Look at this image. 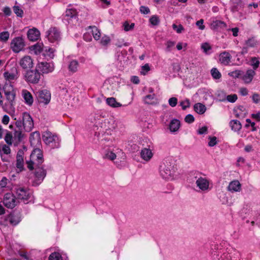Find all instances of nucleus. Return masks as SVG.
Wrapping results in <instances>:
<instances>
[{"label":"nucleus","instance_id":"nucleus-34","mask_svg":"<svg viewBox=\"0 0 260 260\" xmlns=\"http://www.w3.org/2000/svg\"><path fill=\"white\" fill-rule=\"evenodd\" d=\"M0 152L5 154H9L11 153V149L9 146L6 144L0 145Z\"/></svg>","mask_w":260,"mask_h":260},{"label":"nucleus","instance_id":"nucleus-49","mask_svg":"<svg viewBox=\"0 0 260 260\" xmlns=\"http://www.w3.org/2000/svg\"><path fill=\"white\" fill-rule=\"evenodd\" d=\"M34 49L36 53H40L42 51H43L44 48L42 45L41 44H37L34 46Z\"/></svg>","mask_w":260,"mask_h":260},{"label":"nucleus","instance_id":"nucleus-57","mask_svg":"<svg viewBox=\"0 0 260 260\" xmlns=\"http://www.w3.org/2000/svg\"><path fill=\"white\" fill-rule=\"evenodd\" d=\"M169 104L172 107L176 106L177 104V99L175 97L171 98L169 100Z\"/></svg>","mask_w":260,"mask_h":260},{"label":"nucleus","instance_id":"nucleus-47","mask_svg":"<svg viewBox=\"0 0 260 260\" xmlns=\"http://www.w3.org/2000/svg\"><path fill=\"white\" fill-rule=\"evenodd\" d=\"M237 110L240 111L239 113L237 114V115L239 116V115H245L247 113V111L246 108L243 106H239L237 107Z\"/></svg>","mask_w":260,"mask_h":260},{"label":"nucleus","instance_id":"nucleus-44","mask_svg":"<svg viewBox=\"0 0 260 260\" xmlns=\"http://www.w3.org/2000/svg\"><path fill=\"white\" fill-rule=\"evenodd\" d=\"M251 65L253 67V70H256L257 69L259 65V61L258 60V58L254 57L251 58Z\"/></svg>","mask_w":260,"mask_h":260},{"label":"nucleus","instance_id":"nucleus-43","mask_svg":"<svg viewBox=\"0 0 260 260\" xmlns=\"http://www.w3.org/2000/svg\"><path fill=\"white\" fill-rule=\"evenodd\" d=\"M208 145L210 147H213L217 144V138L215 136H209Z\"/></svg>","mask_w":260,"mask_h":260},{"label":"nucleus","instance_id":"nucleus-4","mask_svg":"<svg viewBox=\"0 0 260 260\" xmlns=\"http://www.w3.org/2000/svg\"><path fill=\"white\" fill-rule=\"evenodd\" d=\"M43 139L46 144L52 148H58L60 146L59 138L50 131H45L43 134Z\"/></svg>","mask_w":260,"mask_h":260},{"label":"nucleus","instance_id":"nucleus-45","mask_svg":"<svg viewBox=\"0 0 260 260\" xmlns=\"http://www.w3.org/2000/svg\"><path fill=\"white\" fill-rule=\"evenodd\" d=\"M111 41V39L109 36H104L102 37L100 43L103 46L107 45Z\"/></svg>","mask_w":260,"mask_h":260},{"label":"nucleus","instance_id":"nucleus-5","mask_svg":"<svg viewBox=\"0 0 260 260\" xmlns=\"http://www.w3.org/2000/svg\"><path fill=\"white\" fill-rule=\"evenodd\" d=\"M15 192L18 200L26 203L31 196V192L26 187L17 185L15 187Z\"/></svg>","mask_w":260,"mask_h":260},{"label":"nucleus","instance_id":"nucleus-11","mask_svg":"<svg viewBox=\"0 0 260 260\" xmlns=\"http://www.w3.org/2000/svg\"><path fill=\"white\" fill-rule=\"evenodd\" d=\"M24 39L20 37H16L13 39L11 44V48L16 53H18L21 51L24 48Z\"/></svg>","mask_w":260,"mask_h":260},{"label":"nucleus","instance_id":"nucleus-41","mask_svg":"<svg viewBox=\"0 0 260 260\" xmlns=\"http://www.w3.org/2000/svg\"><path fill=\"white\" fill-rule=\"evenodd\" d=\"M8 179L4 177L0 181V193L3 191V188L6 187L7 185Z\"/></svg>","mask_w":260,"mask_h":260},{"label":"nucleus","instance_id":"nucleus-46","mask_svg":"<svg viewBox=\"0 0 260 260\" xmlns=\"http://www.w3.org/2000/svg\"><path fill=\"white\" fill-rule=\"evenodd\" d=\"M201 48L204 50V52L207 54L208 51L211 49V46L208 43H204L202 44Z\"/></svg>","mask_w":260,"mask_h":260},{"label":"nucleus","instance_id":"nucleus-24","mask_svg":"<svg viewBox=\"0 0 260 260\" xmlns=\"http://www.w3.org/2000/svg\"><path fill=\"white\" fill-rule=\"evenodd\" d=\"M226 27L225 23L220 20L213 21L211 24V28L213 30H217L219 28H225Z\"/></svg>","mask_w":260,"mask_h":260},{"label":"nucleus","instance_id":"nucleus-33","mask_svg":"<svg viewBox=\"0 0 260 260\" xmlns=\"http://www.w3.org/2000/svg\"><path fill=\"white\" fill-rule=\"evenodd\" d=\"M245 44L248 47H254L258 44V42L254 38H251L247 40Z\"/></svg>","mask_w":260,"mask_h":260},{"label":"nucleus","instance_id":"nucleus-51","mask_svg":"<svg viewBox=\"0 0 260 260\" xmlns=\"http://www.w3.org/2000/svg\"><path fill=\"white\" fill-rule=\"evenodd\" d=\"M242 72L239 70H236L229 73V75L234 78H239L241 75Z\"/></svg>","mask_w":260,"mask_h":260},{"label":"nucleus","instance_id":"nucleus-12","mask_svg":"<svg viewBox=\"0 0 260 260\" xmlns=\"http://www.w3.org/2000/svg\"><path fill=\"white\" fill-rule=\"evenodd\" d=\"M15 197L11 193L5 194L3 199V203L8 208H13L17 204Z\"/></svg>","mask_w":260,"mask_h":260},{"label":"nucleus","instance_id":"nucleus-7","mask_svg":"<svg viewBox=\"0 0 260 260\" xmlns=\"http://www.w3.org/2000/svg\"><path fill=\"white\" fill-rule=\"evenodd\" d=\"M46 37L51 43H58L61 40V34L56 27H50L46 32Z\"/></svg>","mask_w":260,"mask_h":260},{"label":"nucleus","instance_id":"nucleus-2","mask_svg":"<svg viewBox=\"0 0 260 260\" xmlns=\"http://www.w3.org/2000/svg\"><path fill=\"white\" fill-rule=\"evenodd\" d=\"M42 164L43 162L38 165L33 164L31 165L32 166V168L30 169L28 167L27 162H26L27 167L30 170L35 169V179L32 182L33 186H38L40 185L46 177V171L44 169Z\"/></svg>","mask_w":260,"mask_h":260},{"label":"nucleus","instance_id":"nucleus-18","mask_svg":"<svg viewBox=\"0 0 260 260\" xmlns=\"http://www.w3.org/2000/svg\"><path fill=\"white\" fill-rule=\"evenodd\" d=\"M40 32L38 29L34 28L30 29L27 32V37L31 41L38 40L40 37Z\"/></svg>","mask_w":260,"mask_h":260},{"label":"nucleus","instance_id":"nucleus-19","mask_svg":"<svg viewBox=\"0 0 260 260\" xmlns=\"http://www.w3.org/2000/svg\"><path fill=\"white\" fill-rule=\"evenodd\" d=\"M22 96L26 104L29 106L32 104L34 99L30 92L26 89H23L22 90Z\"/></svg>","mask_w":260,"mask_h":260},{"label":"nucleus","instance_id":"nucleus-20","mask_svg":"<svg viewBox=\"0 0 260 260\" xmlns=\"http://www.w3.org/2000/svg\"><path fill=\"white\" fill-rule=\"evenodd\" d=\"M219 57L220 61L224 65L229 64L232 57L231 54L226 51L221 53Z\"/></svg>","mask_w":260,"mask_h":260},{"label":"nucleus","instance_id":"nucleus-38","mask_svg":"<svg viewBox=\"0 0 260 260\" xmlns=\"http://www.w3.org/2000/svg\"><path fill=\"white\" fill-rule=\"evenodd\" d=\"M149 21L152 25L156 26L159 24L160 20L157 16L153 15L149 19Z\"/></svg>","mask_w":260,"mask_h":260},{"label":"nucleus","instance_id":"nucleus-22","mask_svg":"<svg viewBox=\"0 0 260 260\" xmlns=\"http://www.w3.org/2000/svg\"><path fill=\"white\" fill-rule=\"evenodd\" d=\"M152 155L153 154L150 149L145 148L141 150V157L145 160H149Z\"/></svg>","mask_w":260,"mask_h":260},{"label":"nucleus","instance_id":"nucleus-50","mask_svg":"<svg viewBox=\"0 0 260 260\" xmlns=\"http://www.w3.org/2000/svg\"><path fill=\"white\" fill-rule=\"evenodd\" d=\"M180 106H182L183 110H185L187 108L190 107V102L188 99H186L184 101H182L180 103Z\"/></svg>","mask_w":260,"mask_h":260},{"label":"nucleus","instance_id":"nucleus-30","mask_svg":"<svg viewBox=\"0 0 260 260\" xmlns=\"http://www.w3.org/2000/svg\"><path fill=\"white\" fill-rule=\"evenodd\" d=\"M239 253L235 252L234 253H226L224 254L223 260H238Z\"/></svg>","mask_w":260,"mask_h":260},{"label":"nucleus","instance_id":"nucleus-48","mask_svg":"<svg viewBox=\"0 0 260 260\" xmlns=\"http://www.w3.org/2000/svg\"><path fill=\"white\" fill-rule=\"evenodd\" d=\"M8 220L13 225H16L19 222V220L15 219L14 215L10 214L8 217Z\"/></svg>","mask_w":260,"mask_h":260},{"label":"nucleus","instance_id":"nucleus-52","mask_svg":"<svg viewBox=\"0 0 260 260\" xmlns=\"http://www.w3.org/2000/svg\"><path fill=\"white\" fill-rule=\"evenodd\" d=\"M116 154L112 151H108L106 154V157L110 160H113L116 158Z\"/></svg>","mask_w":260,"mask_h":260},{"label":"nucleus","instance_id":"nucleus-58","mask_svg":"<svg viewBox=\"0 0 260 260\" xmlns=\"http://www.w3.org/2000/svg\"><path fill=\"white\" fill-rule=\"evenodd\" d=\"M140 11L141 13L144 14H147L150 13V9L149 8L144 6L140 7Z\"/></svg>","mask_w":260,"mask_h":260},{"label":"nucleus","instance_id":"nucleus-25","mask_svg":"<svg viewBox=\"0 0 260 260\" xmlns=\"http://www.w3.org/2000/svg\"><path fill=\"white\" fill-rule=\"evenodd\" d=\"M229 190L231 191H238L241 189V184L238 180L232 181L229 185Z\"/></svg>","mask_w":260,"mask_h":260},{"label":"nucleus","instance_id":"nucleus-17","mask_svg":"<svg viewBox=\"0 0 260 260\" xmlns=\"http://www.w3.org/2000/svg\"><path fill=\"white\" fill-rule=\"evenodd\" d=\"M20 64L23 69L30 68L33 66V61L29 56H25L20 60Z\"/></svg>","mask_w":260,"mask_h":260},{"label":"nucleus","instance_id":"nucleus-8","mask_svg":"<svg viewBox=\"0 0 260 260\" xmlns=\"http://www.w3.org/2000/svg\"><path fill=\"white\" fill-rule=\"evenodd\" d=\"M41 78V74L37 70L27 71L25 74V80L30 83L36 84Z\"/></svg>","mask_w":260,"mask_h":260},{"label":"nucleus","instance_id":"nucleus-54","mask_svg":"<svg viewBox=\"0 0 260 260\" xmlns=\"http://www.w3.org/2000/svg\"><path fill=\"white\" fill-rule=\"evenodd\" d=\"M172 27L175 30L177 33H181L182 31L184 30V27L181 24L177 26L175 24H173Z\"/></svg>","mask_w":260,"mask_h":260},{"label":"nucleus","instance_id":"nucleus-53","mask_svg":"<svg viewBox=\"0 0 260 260\" xmlns=\"http://www.w3.org/2000/svg\"><path fill=\"white\" fill-rule=\"evenodd\" d=\"M150 69L149 64L146 63L142 67V71H141V74L142 75H145L147 72L150 71Z\"/></svg>","mask_w":260,"mask_h":260},{"label":"nucleus","instance_id":"nucleus-62","mask_svg":"<svg viewBox=\"0 0 260 260\" xmlns=\"http://www.w3.org/2000/svg\"><path fill=\"white\" fill-rule=\"evenodd\" d=\"M154 99L153 95L148 94L146 95L144 98L145 103L146 104H150V101Z\"/></svg>","mask_w":260,"mask_h":260},{"label":"nucleus","instance_id":"nucleus-23","mask_svg":"<svg viewBox=\"0 0 260 260\" xmlns=\"http://www.w3.org/2000/svg\"><path fill=\"white\" fill-rule=\"evenodd\" d=\"M255 75V73L253 70H248L246 74L243 75L242 77L243 80L245 83H249L252 81Z\"/></svg>","mask_w":260,"mask_h":260},{"label":"nucleus","instance_id":"nucleus-55","mask_svg":"<svg viewBox=\"0 0 260 260\" xmlns=\"http://www.w3.org/2000/svg\"><path fill=\"white\" fill-rule=\"evenodd\" d=\"M226 100L231 103H234L237 100V95L236 94L228 95Z\"/></svg>","mask_w":260,"mask_h":260},{"label":"nucleus","instance_id":"nucleus-61","mask_svg":"<svg viewBox=\"0 0 260 260\" xmlns=\"http://www.w3.org/2000/svg\"><path fill=\"white\" fill-rule=\"evenodd\" d=\"M204 20L203 19H200V20L197 21L196 25L199 27V28L203 30L205 28V26L203 25Z\"/></svg>","mask_w":260,"mask_h":260},{"label":"nucleus","instance_id":"nucleus-10","mask_svg":"<svg viewBox=\"0 0 260 260\" xmlns=\"http://www.w3.org/2000/svg\"><path fill=\"white\" fill-rule=\"evenodd\" d=\"M3 90L7 101L12 105L16 95L13 86L10 83H6L3 86Z\"/></svg>","mask_w":260,"mask_h":260},{"label":"nucleus","instance_id":"nucleus-40","mask_svg":"<svg viewBox=\"0 0 260 260\" xmlns=\"http://www.w3.org/2000/svg\"><path fill=\"white\" fill-rule=\"evenodd\" d=\"M49 260H62V257L59 253L53 252L50 255Z\"/></svg>","mask_w":260,"mask_h":260},{"label":"nucleus","instance_id":"nucleus-9","mask_svg":"<svg viewBox=\"0 0 260 260\" xmlns=\"http://www.w3.org/2000/svg\"><path fill=\"white\" fill-rule=\"evenodd\" d=\"M173 166L169 161H166L159 168V172L160 175L164 179H169L171 177L172 174Z\"/></svg>","mask_w":260,"mask_h":260},{"label":"nucleus","instance_id":"nucleus-21","mask_svg":"<svg viewBox=\"0 0 260 260\" xmlns=\"http://www.w3.org/2000/svg\"><path fill=\"white\" fill-rule=\"evenodd\" d=\"M196 184L197 186L202 190H206L209 187V182L205 178L200 177L197 181Z\"/></svg>","mask_w":260,"mask_h":260},{"label":"nucleus","instance_id":"nucleus-27","mask_svg":"<svg viewBox=\"0 0 260 260\" xmlns=\"http://www.w3.org/2000/svg\"><path fill=\"white\" fill-rule=\"evenodd\" d=\"M180 126V121L177 119L172 120L170 123V130H178Z\"/></svg>","mask_w":260,"mask_h":260},{"label":"nucleus","instance_id":"nucleus-42","mask_svg":"<svg viewBox=\"0 0 260 260\" xmlns=\"http://www.w3.org/2000/svg\"><path fill=\"white\" fill-rule=\"evenodd\" d=\"M10 34L8 31H3L0 33V40L6 42L9 38Z\"/></svg>","mask_w":260,"mask_h":260},{"label":"nucleus","instance_id":"nucleus-63","mask_svg":"<svg viewBox=\"0 0 260 260\" xmlns=\"http://www.w3.org/2000/svg\"><path fill=\"white\" fill-rule=\"evenodd\" d=\"M175 45V42L169 41L167 43V51H170L171 48L173 47Z\"/></svg>","mask_w":260,"mask_h":260},{"label":"nucleus","instance_id":"nucleus-15","mask_svg":"<svg viewBox=\"0 0 260 260\" xmlns=\"http://www.w3.org/2000/svg\"><path fill=\"white\" fill-rule=\"evenodd\" d=\"M39 69L43 73H48L51 72L54 70V67L52 63L47 62H42L38 64Z\"/></svg>","mask_w":260,"mask_h":260},{"label":"nucleus","instance_id":"nucleus-1","mask_svg":"<svg viewBox=\"0 0 260 260\" xmlns=\"http://www.w3.org/2000/svg\"><path fill=\"white\" fill-rule=\"evenodd\" d=\"M30 145L34 147V150L30 155V159L27 161L28 167L32 168L33 164L38 165L44 162L43 152L41 147V140L39 131H35L30 134L29 138Z\"/></svg>","mask_w":260,"mask_h":260},{"label":"nucleus","instance_id":"nucleus-60","mask_svg":"<svg viewBox=\"0 0 260 260\" xmlns=\"http://www.w3.org/2000/svg\"><path fill=\"white\" fill-rule=\"evenodd\" d=\"M252 100L254 103H258L260 102V97L258 94L254 93L252 95Z\"/></svg>","mask_w":260,"mask_h":260},{"label":"nucleus","instance_id":"nucleus-56","mask_svg":"<svg viewBox=\"0 0 260 260\" xmlns=\"http://www.w3.org/2000/svg\"><path fill=\"white\" fill-rule=\"evenodd\" d=\"M184 120L186 122L191 123L194 121V118L192 115L188 114L185 116Z\"/></svg>","mask_w":260,"mask_h":260},{"label":"nucleus","instance_id":"nucleus-36","mask_svg":"<svg viewBox=\"0 0 260 260\" xmlns=\"http://www.w3.org/2000/svg\"><path fill=\"white\" fill-rule=\"evenodd\" d=\"M78 67V63L76 60H72L70 62V64L69 66V69L70 71L72 72H75Z\"/></svg>","mask_w":260,"mask_h":260},{"label":"nucleus","instance_id":"nucleus-35","mask_svg":"<svg viewBox=\"0 0 260 260\" xmlns=\"http://www.w3.org/2000/svg\"><path fill=\"white\" fill-rule=\"evenodd\" d=\"M211 74L214 79H219L221 77L220 73L216 68H215L211 69Z\"/></svg>","mask_w":260,"mask_h":260},{"label":"nucleus","instance_id":"nucleus-37","mask_svg":"<svg viewBox=\"0 0 260 260\" xmlns=\"http://www.w3.org/2000/svg\"><path fill=\"white\" fill-rule=\"evenodd\" d=\"M13 11L18 17H22L23 15V10L18 6L13 7Z\"/></svg>","mask_w":260,"mask_h":260},{"label":"nucleus","instance_id":"nucleus-3","mask_svg":"<svg viewBox=\"0 0 260 260\" xmlns=\"http://www.w3.org/2000/svg\"><path fill=\"white\" fill-rule=\"evenodd\" d=\"M25 138L22 131H9L6 135L5 140L7 144L11 145L13 143L17 145Z\"/></svg>","mask_w":260,"mask_h":260},{"label":"nucleus","instance_id":"nucleus-13","mask_svg":"<svg viewBox=\"0 0 260 260\" xmlns=\"http://www.w3.org/2000/svg\"><path fill=\"white\" fill-rule=\"evenodd\" d=\"M22 121L25 130H31L34 127L32 119L28 113H23Z\"/></svg>","mask_w":260,"mask_h":260},{"label":"nucleus","instance_id":"nucleus-32","mask_svg":"<svg viewBox=\"0 0 260 260\" xmlns=\"http://www.w3.org/2000/svg\"><path fill=\"white\" fill-rule=\"evenodd\" d=\"M230 126L232 130H240L242 128V125L239 121L237 120H233L230 122Z\"/></svg>","mask_w":260,"mask_h":260},{"label":"nucleus","instance_id":"nucleus-59","mask_svg":"<svg viewBox=\"0 0 260 260\" xmlns=\"http://www.w3.org/2000/svg\"><path fill=\"white\" fill-rule=\"evenodd\" d=\"M3 11L5 15L9 16H10L12 14V11L10 7H5L4 8Z\"/></svg>","mask_w":260,"mask_h":260},{"label":"nucleus","instance_id":"nucleus-64","mask_svg":"<svg viewBox=\"0 0 260 260\" xmlns=\"http://www.w3.org/2000/svg\"><path fill=\"white\" fill-rule=\"evenodd\" d=\"M84 40L87 42H89L92 40V37L89 34L85 33L83 36Z\"/></svg>","mask_w":260,"mask_h":260},{"label":"nucleus","instance_id":"nucleus-6","mask_svg":"<svg viewBox=\"0 0 260 260\" xmlns=\"http://www.w3.org/2000/svg\"><path fill=\"white\" fill-rule=\"evenodd\" d=\"M4 77L7 81L16 80L19 77L18 67L16 64L8 65L4 73Z\"/></svg>","mask_w":260,"mask_h":260},{"label":"nucleus","instance_id":"nucleus-16","mask_svg":"<svg viewBox=\"0 0 260 260\" xmlns=\"http://www.w3.org/2000/svg\"><path fill=\"white\" fill-rule=\"evenodd\" d=\"M24 152L22 150H19L17 152L16 156V167L19 169V171L21 172L23 170L24 165V158H23Z\"/></svg>","mask_w":260,"mask_h":260},{"label":"nucleus","instance_id":"nucleus-39","mask_svg":"<svg viewBox=\"0 0 260 260\" xmlns=\"http://www.w3.org/2000/svg\"><path fill=\"white\" fill-rule=\"evenodd\" d=\"M123 26L124 27V30L125 31H128L134 29L135 23H132L129 25L128 22L127 21H125L123 24Z\"/></svg>","mask_w":260,"mask_h":260},{"label":"nucleus","instance_id":"nucleus-28","mask_svg":"<svg viewBox=\"0 0 260 260\" xmlns=\"http://www.w3.org/2000/svg\"><path fill=\"white\" fill-rule=\"evenodd\" d=\"M88 28L91 29V32L92 34L94 39L95 40H100L101 38V32L98 28L95 26H89Z\"/></svg>","mask_w":260,"mask_h":260},{"label":"nucleus","instance_id":"nucleus-31","mask_svg":"<svg viewBox=\"0 0 260 260\" xmlns=\"http://www.w3.org/2000/svg\"><path fill=\"white\" fill-rule=\"evenodd\" d=\"M77 14L76 10L73 8L67 9L65 12L64 16L68 18H76Z\"/></svg>","mask_w":260,"mask_h":260},{"label":"nucleus","instance_id":"nucleus-26","mask_svg":"<svg viewBox=\"0 0 260 260\" xmlns=\"http://www.w3.org/2000/svg\"><path fill=\"white\" fill-rule=\"evenodd\" d=\"M194 110L198 113L202 114L206 111V108L203 104L198 103L194 105Z\"/></svg>","mask_w":260,"mask_h":260},{"label":"nucleus","instance_id":"nucleus-14","mask_svg":"<svg viewBox=\"0 0 260 260\" xmlns=\"http://www.w3.org/2000/svg\"><path fill=\"white\" fill-rule=\"evenodd\" d=\"M38 96L41 103L47 104L50 101L51 94L46 89L42 90L38 92Z\"/></svg>","mask_w":260,"mask_h":260},{"label":"nucleus","instance_id":"nucleus-29","mask_svg":"<svg viewBox=\"0 0 260 260\" xmlns=\"http://www.w3.org/2000/svg\"><path fill=\"white\" fill-rule=\"evenodd\" d=\"M107 104L110 106L117 108L121 106V104L116 101L114 98H109L106 100Z\"/></svg>","mask_w":260,"mask_h":260}]
</instances>
